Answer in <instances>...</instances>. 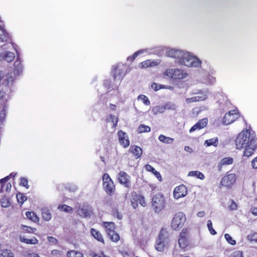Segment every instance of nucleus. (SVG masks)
<instances>
[{
    "label": "nucleus",
    "mask_w": 257,
    "mask_h": 257,
    "mask_svg": "<svg viewBox=\"0 0 257 257\" xmlns=\"http://www.w3.org/2000/svg\"><path fill=\"white\" fill-rule=\"evenodd\" d=\"M67 257H83V254L80 252H76L74 250L68 251L67 254Z\"/></svg>",
    "instance_id": "44"
},
{
    "label": "nucleus",
    "mask_w": 257,
    "mask_h": 257,
    "mask_svg": "<svg viewBox=\"0 0 257 257\" xmlns=\"http://www.w3.org/2000/svg\"><path fill=\"white\" fill-rule=\"evenodd\" d=\"M160 63L159 60H147L139 64V67L141 68H146L149 67L157 66Z\"/></svg>",
    "instance_id": "20"
},
{
    "label": "nucleus",
    "mask_w": 257,
    "mask_h": 257,
    "mask_svg": "<svg viewBox=\"0 0 257 257\" xmlns=\"http://www.w3.org/2000/svg\"><path fill=\"white\" fill-rule=\"evenodd\" d=\"M253 143H257L256 135L254 132L250 128L243 130L238 134L235 140L236 148L239 150Z\"/></svg>",
    "instance_id": "3"
},
{
    "label": "nucleus",
    "mask_w": 257,
    "mask_h": 257,
    "mask_svg": "<svg viewBox=\"0 0 257 257\" xmlns=\"http://www.w3.org/2000/svg\"><path fill=\"white\" fill-rule=\"evenodd\" d=\"M90 233L91 235L98 241L104 243V239L100 232L94 228H91Z\"/></svg>",
    "instance_id": "27"
},
{
    "label": "nucleus",
    "mask_w": 257,
    "mask_h": 257,
    "mask_svg": "<svg viewBox=\"0 0 257 257\" xmlns=\"http://www.w3.org/2000/svg\"><path fill=\"white\" fill-rule=\"evenodd\" d=\"M164 76L175 80H180L186 78L188 73L181 69H168L164 72Z\"/></svg>",
    "instance_id": "5"
},
{
    "label": "nucleus",
    "mask_w": 257,
    "mask_h": 257,
    "mask_svg": "<svg viewBox=\"0 0 257 257\" xmlns=\"http://www.w3.org/2000/svg\"><path fill=\"white\" fill-rule=\"evenodd\" d=\"M17 198L18 201L21 203H23L27 200L26 197L21 193L17 194Z\"/></svg>",
    "instance_id": "54"
},
{
    "label": "nucleus",
    "mask_w": 257,
    "mask_h": 257,
    "mask_svg": "<svg viewBox=\"0 0 257 257\" xmlns=\"http://www.w3.org/2000/svg\"><path fill=\"white\" fill-rule=\"evenodd\" d=\"M77 211L78 214L83 217L89 216L91 214V210L89 206L86 205L80 206Z\"/></svg>",
    "instance_id": "21"
},
{
    "label": "nucleus",
    "mask_w": 257,
    "mask_h": 257,
    "mask_svg": "<svg viewBox=\"0 0 257 257\" xmlns=\"http://www.w3.org/2000/svg\"><path fill=\"white\" fill-rule=\"evenodd\" d=\"M235 180V175L233 173H230L222 178L221 185L229 188L234 183Z\"/></svg>",
    "instance_id": "12"
},
{
    "label": "nucleus",
    "mask_w": 257,
    "mask_h": 257,
    "mask_svg": "<svg viewBox=\"0 0 257 257\" xmlns=\"http://www.w3.org/2000/svg\"><path fill=\"white\" fill-rule=\"evenodd\" d=\"M148 50L146 49L140 50L138 51H136L132 56L128 57L127 58V60L128 61L132 62L136 58V57L138 56H139L141 54H142L143 53H147L148 52Z\"/></svg>",
    "instance_id": "30"
},
{
    "label": "nucleus",
    "mask_w": 257,
    "mask_h": 257,
    "mask_svg": "<svg viewBox=\"0 0 257 257\" xmlns=\"http://www.w3.org/2000/svg\"><path fill=\"white\" fill-rule=\"evenodd\" d=\"M186 221L185 215L182 212L175 213L172 219L171 226L175 230H178L184 225Z\"/></svg>",
    "instance_id": "6"
},
{
    "label": "nucleus",
    "mask_w": 257,
    "mask_h": 257,
    "mask_svg": "<svg viewBox=\"0 0 257 257\" xmlns=\"http://www.w3.org/2000/svg\"><path fill=\"white\" fill-rule=\"evenodd\" d=\"M130 151L136 159L139 158L142 154V150L141 148L135 145L132 146L130 149Z\"/></svg>",
    "instance_id": "23"
},
{
    "label": "nucleus",
    "mask_w": 257,
    "mask_h": 257,
    "mask_svg": "<svg viewBox=\"0 0 257 257\" xmlns=\"http://www.w3.org/2000/svg\"><path fill=\"white\" fill-rule=\"evenodd\" d=\"M103 226L105 228V230L107 234L110 232L114 231L115 224L112 222H104Z\"/></svg>",
    "instance_id": "28"
},
{
    "label": "nucleus",
    "mask_w": 257,
    "mask_h": 257,
    "mask_svg": "<svg viewBox=\"0 0 257 257\" xmlns=\"http://www.w3.org/2000/svg\"><path fill=\"white\" fill-rule=\"evenodd\" d=\"M251 165L253 168L257 169V157L253 159Z\"/></svg>",
    "instance_id": "62"
},
{
    "label": "nucleus",
    "mask_w": 257,
    "mask_h": 257,
    "mask_svg": "<svg viewBox=\"0 0 257 257\" xmlns=\"http://www.w3.org/2000/svg\"><path fill=\"white\" fill-rule=\"evenodd\" d=\"M20 241L22 242H25L27 244H36L38 242V239L35 237L31 239H28L24 237L20 236Z\"/></svg>",
    "instance_id": "33"
},
{
    "label": "nucleus",
    "mask_w": 257,
    "mask_h": 257,
    "mask_svg": "<svg viewBox=\"0 0 257 257\" xmlns=\"http://www.w3.org/2000/svg\"><path fill=\"white\" fill-rule=\"evenodd\" d=\"M184 150L189 153H192L193 152V150L189 146H185L184 148Z\"/></svg>",
    "instance_id": "63"
},
{
    "label": "nucleus",
    "mask_w": 257,
    "mask_h": 257,
    "mask_svg": "<svg viewBox=\"0 0 257 257\" xmlns=\"http://www.w3.org/2000/svg\"><path fill=\"white\" fill-rule=\"evenodd\" d=\"M215 72V71L213 69L210 70L208 75L202 79V83L208 85L214 84L216 82V78L213 76Z\"/></svg>",
    "instance_id": "17"
},
{
    "label": "nucleus",
    "mask_w": 257,
    "mask_h": 257,
    "mask_svg": "<svg viewBox=\"0 0 257 257\" xmlns=\"http://www.w3.org/2000/svg\"><path fill=\"white\" fill-rule=\"evenodd\" d=\"M14 74L0 70V99L7 101L15 81Z\"/></svg>",
    "instance_id": "2"
},
{
    "label": "nucleus",
    "mask_w": 257,
    "mask_h": 257,
    "mask_svg": "<svg viewBox=\"0 0 257 257\" xmlns=\"http://www.w3.org/2000/svg\"><path fill=\"white\" fill-rule=\"evenodd\" d=\"M167 232L162 229L156 241L155 248L159 251H162L164 248V240L166 238Z\"/></svg>",
    "instance_id": "10"
},
{
    "label": "nucleus",
    "mask_w": 257,
    "mask_h": 257,
    "mask_svg": "<svg viewBox=\"0 0 257 257\" xmlns=\"http://www.w3.org/2000/svg\"><path fill=\"white\" fill-rule=\"evenodd\" d=\"M10 47H12L16 49L15 46L12 43L0 47V61L4 60L7 62H11L13 61L15 58V54L7 50L10 49Z\"/></svg>",
    "instance_id": "4"
},
{
    "label": "nucleus",
    "mask_w": 257,
    "mask_h": 257,
    "mask_svg": "<svg viewBox=\"0 0 257 257\" xmlns=\"http://www.w3.org/2000/svg\"><path fill=\"white\" fill-rule=\"evenodd\" d=\"M108 122L110 123L112 127H115L117 123V118L115 115H111L108 118Z\"/></svg>",
    "instance_id": "41"
},
{
    "label": "nucleus",
    "mask_w": 257,
    "mask_h": 257,
    "mask_svg": "<svg viewBox=\"0 0 257 257\" xmlns=\"http://www.w3.org/2000/svg\"><path fill=\"white\" fill-rule=\"evenodd\" d=\"M26 215L28 218L34 222H38L39 220V217L33 212L27 211L26 213Z\"/></svg>",
    "instance_id": "36"
},
{
    "label": "nucleus",
    "mask_w": 257,
    "mask_h": 257,
    "mask_svg": "<svg viewBox=\"0 0 257 257\" xmlns=\"http://www.w3.org/2000/svg\"><path fill=\"white\" fill-rule=\"evenodd\" d=\"M165 111L164 105H157L152 108V112L154 114L161 113Z\"/></svg>",
    "instance_id": "37"
},
{
    "label": "nucleus",
    "mask_w": 257,
    "mask_h": 257,
    "mask_svg": "<svg viewBox=\"0 0 257 257\" xmlns=\"http://www.w3.org/2000/svg\"><path fill=\"white\" fill-rule=\"evenodd\" d=\"M125 67L123 64H119L113 67L112 70L113 77L114 80L120 82L125 75L124 71Z\"/></svg>",
    "instance_id": "9"
},
{
    "label": "nucleus",
    "mask_w": 257,
    "mask_h": 257,
    "mask_svg": "<svg viewBox=\"0 0 257 257\" xmlns=\"http://www.w3.org/2000/svg\"><path fill=\"white\" fill-rule=\"evenodd\" d=\"M159 140L165 144H171L174 141V139L170 137H166L163 135H161L159 137Z\"/></svg>",
    "instance_id": "32"
},
{
    "label": "nucleus",
    "mask_w": 257,
    "mask_h": 257,
    "mask_svg": "<svg viewBox=\"0 0 257 257\" xmlns=\"http://www.w3.org/2000/svg\"><path fill=\"white\" fill-rule=\"evenodd\" d=\"M207 228H208L210 233L212 235L216 234L217 233H216V231L213 228L212 223L210 220H208L207 221Z\"/></svg>",
    "instance_id": "49"
},
{
    "label": "nucleus",
    "mask_w": 257,
    "mask_h": 257,
    "mask_svg": "<svg viewBox=\"0 0 257 257\" xmlns=\"http://www.w3.org/2000/svg\"><path fill=\"white\" fill-rule=\"evenodd\" d=\"M138 99L142 100L143 103L146 105H149L150 104V101L148 98L145 95H140L138 97Z\"/></svg>",
    "instance_id": "43"
},
{
    "label": "nucleus",
    "mask_w": 257,
    "mask_h": 257,
    "mask_svg": "<svg viewBox=\"0 0 257 257\" xmlns=\"http://www.w3.org/2000/svg\"><path fill=\"white\" fill-rule=\"evenodd\" d=\"M107 234L112 241L117 242L119 240L120 237L119 235L115 231L110 232Z\"/></svg>",
    "instance_id": "40"
},
{
    "label": "nucleus",
    "mask_w": 257,
    "mask_h": 257,
    "mask_svg": "<svg viewBox=\"0 0 257 257\" xmlns=\"http://www.w3.org/2000/svg\"><path fill=\"white\" fill-rule=\"evenodd\" d=\"M210 92L208 89H194L193 90L191 94L192 95H195L196 96L201 97L202 98H204L201 100V101H204L208 98V95Z\"/></svg>",
    "instance_id": "18"
},
{
    "label": "nucleus",
    "mask_w": 257,
    "mask_h": 257,
    "mask_svg": "<svg viewBox=\"0 0 257 257\" xmlns=\"http://www.w3.org/2000/svg\"><path fill=\"white\" fill-rule=\"evenodd\" d=\"M151 131V127L148 125H146L145 124H141L138 128V133H143L150 132Z\"/></svg>",
    "instance_id": "39"
},
{
    "label": "nucleus",
    "mask_w": 257,
    "mask_h": 257,
    "mask_svg": "<svg viewBox=\"0 0 257 257\" xmlns=\"http://www.w3.org/2000/svg\"><path fill=\"white\" fill-rule=\"evenodd\" d=\"M11 188H12L11 184L10 183H7L6 185V191L7 192H10L11 190Z\"/></svg>",
    "instance_id": "64"
},
{
    "label": "nucleus",
    "mask_w": 257,
    "mask_h": 257,
    "mask_svg": "<svg viewBox=\"0 0 257 257\" xmlns=\"http://www.w3.org/2000/svg\"><path fill=\"white\" fill-rule=\"evenodd\" d=\"M14 69L15 73L17 75L20 74L23 71V66L22 64L21 61L18 57H17V60L14 63Z\"/></svg>",
    "instance_id": "26"
},
{
    "label": "nucleus",
    "mask_w": 257,
    "mask_h": 257,
    "mask_svg": "<svg viewBox=\"0 0 257 257\" xmlns=\"http://www.w3.org/2000/svg\"><path fill=\"white\" fill-rule=\"evenodd\" d=\"M139 198L138 203H139L142 206H145L146 205V202L145 200V198L143 196L140 195V196H136V198Z\"/></svg>",
    "instance_id": "56"
},
{
    "label": "nucleus",
    "mask_w": 257,
    "mask_h": 257,
    "mask_svg": "<svg viewBox=\"0 0 257 257\" xmlns=\"http://www.w3.org/2000/svg\"><path fill=\"white\" fill-rule=\"evenodd\" d=\"M136 196H140V195H138L136 193H133L132 194V197L131 199V201H134L135 202H138L139 198H136Z\"/></svg>",
    "instance_id": "59"
},
{
    "label": "nucleus",
    "mask_w": 257,
    "mask_h": 257,
    "mask_svg": "<svg viewBox=\"0 0 257 257\" xmlns=\"http://www.w3.org/2000/svg\"><path fill=\"white\" fill-rule=\"evenodd\" d=\"M201 97L196 96V95L190 98H187L186 99L187 103H191L194 102L201 101V100L203 99Z\"/></svg>",
    "instance_id": "45"
},
{
    "label": "nucleus",
    "mask_w": 257,
    "mask_h": 257,
    "mask_svg": "<svg viewBox=\"0 0 257 257\" xmlns=\"http://www.w3.org/2000/svg\"><path fill=\"white\" fill-rule=\"evenodd\" d=\"M165 199L161 194L155 195L152 198V206L155 212H158L162 210L165 206Z\"/></svg>",
    "instance_id": "8"
},
{
    "label": "nucleus",
    "mask_w": 257,
    "mask_h": 257,
    "mask_svg": "<svg viewBox=\"0 0 257 257\" xmlns=\"http://www.w3.org/2000/svg\"><path fill=\"white\" fill-rule=\"evenodd\" d=\"M9 39V34L3 26H0V42L8 41Z\"/></svg>",
    "instance_id": "24"
},
{
    "label": "nucleus",
    "mask_w": 257,
    "mask_h": 257,
    "mask_svg": "<svg viewBox=\"0 0 257 257\" xmlns=\"http://www.w3.org/2000/svg\"><path fill=\"white\" fill-rule=\"evenodd\" d=\"M224 237L228 243L233 245L236 244V241L232 238L230 234L228 233L225 234Z\"/></svg>",
    "instance_id": "47"
},
{
    "label": "nucleus",
    "mask_w": 257,
    "mask_h": 257,
    "mask_svg": "<svg viewBox=\"0 0 257 257\" xmlns=\"http://www.w3.org/2000/svg\"><path fill=\"white\" fill-rule=\"evenodd\" d=\"M48 240L50 242L52 243L53 244H56L57 242V240L52 236H48Z\"/></svg>",
    "instance_id": "60"
},
{
    "label": "nucleus",
    "mask_w": 257,
    "mask_h": 257,
    "mask_svg": "<svg viewBox=\"0 0 257 257\" xmlns=\"http://www.w3.org/2000/svg\"><path fill=\"white\" fill-rule=\"evenodd\" d=\"M165 110H174L176 108V105L172 102H168L164 104Z\"/></svg>",
    "instance_id": "52"
},
{
    "label": "nucleus",
    "mask_w": 257,
    "mask_h": 257,
    "mask_svg": "<svg viewBox=\"0 0 257 257\" xmlns=\"http://www.w3.org/2000/svg\"><path fill=\"white\" fill-rule=\"evenodd\" d=\"M247 238L250 241L257 242V233L254 232L248 235L247 237Z\"/></svg>",
    "instance_id": "51"
},
{
    "label": "nucleus",
    "mask_w": 257,
    "mask_h": 257,
    "mask_svg": "<svg viewBox=\"0 0 257 257\" xmlns=\"http://www.w3.org/2000/svg\"><path fill=\"white\" fill-rule=\"evenodd\" d=\"M208 122V119L204 118L199 120L195 124H194L189 130L190 133H192L197 130H200L205 127Z\"/></svg>",
    "instance_id": "22"
},
{
    "label": "nucleus",
    "mask_w": 257,
    "mask_h": 257,
    "mask_svg": "<svg viewBox=\"0 0 257 257\" xmlns=\"http://www.w3.org/2000/svg\"><path fill=\"white\" fill-rule=\"evenodd\" d=\"M243 152V156L245 157H250L257 149V143L251 144L250 145L244 146Z\"/></svg>",
    "instance_id": "19"
},
{
    "label": "nucleus",
    "mask_w": 257,
    "mask_h": 257,
    "mask_svg": "<svg viewBox=\"0 0 257 257\" xmlns=\"http://www.w3.org/2000/svg\"><path fill=\"white\" fill-rule=\"evenodd\" d=\"M22 229L28 233L33 232L34 230H36L35 228H33L31 227H29L26 225H23Z\"/></svg>",
    "instance_id": "57"
},
{
    "label": "nucleus",
    "mask_w": 257,
    "mask_h": 257,
    "mask_svg": "<svg viewBox=\"0 0 257 257\" xmlns=\"http://www.w3.org/2000/svg\"><path fill=\"white\" fill-rule=\"evenodd\" d=\"M145 168L148 172H152L160 181H162V176L160 173L157 171L152 166L147 164L145 166Z\"/></svg>",
    "instance_id": "25"
},
{
    "label": "nucleus",
    "mask_w": 257,
    "mask_h": 257,
    "mask_svg": "<svg viewBox=\"0 0 257 257\" xmlns=\"http://www.w3.org/2000/svg\"><path fill=\"white\" fill-rule=\"evenodd\" d=\"M7 109V106L5 105L2 110L0 112V121L2 123L5 119L6 116V111Z\"/></svg>",
    "instance_id": "48"
},
{
    "label": "nucleus",
    "mask_w": 257,
    "mask_h": 257,
    "mask_svg": "<svg viewBox=\"0 0 257 257\" xmlns=\"http://www.w3.org/2000/svg\"><path fill=\"white\" fill-rule=\"evenodd\" d=\"M233 163V159L230 157H225L221 160L219 163V167H221L223 165H230Z\"/></svg>",
    "instance_id": "35"
},
{
    "label": "nucleus",
    "mask_w": 257,
    "mask_h": 257,
    "mask_svg": "<svg viewBox=\"0 0 257 257\" xmlns=\"http://www.w3.org/2000/svg\"><path fill=\"white\" fill-rule=\"evenodd\" d=\"M16 174V173H12L9 176L0 179V184L2 185V188L4 187V183L7 182L11 177H14Z\"/></svg>",
    "instance_id": "46"
},
{
    "label": "nucleus",
    "mask_w": 257,
    "mask_h": 257,
    "mask_svg": "<svg viewBox=\"0 0 257 257\" xmlns=\"http://www.w3.org/2000/svg\"><path fill=\"white\" fill-rule=\"evenodd\" d=\"M187 230L183 229L179 236L178 243L180 248L185 249L188 245V241L187 238Z\"/></svg>",
    "instance_id": "15"
},
{
    "label": "nucleus",
    "mask_w": 257,
    "mask_h": 257,
    "mask_svg": "<svg viewBox=\"0 0 257 257\" xmlns=\"http://www.w3.org/2000/svg\"><path fill=\"white\" fill-rule=\"evenodd\" d=\"M28 181L26 178L21 177L20 178V185L25 187L27 188H29V186L28 185Z\"/></svg>",
    "instance_id": "53"
},
{
    "label": "nucleus",
    "mask_w": 257,
    "mask_h": 257,
    "mask_svg": "<svg viewBox=\"0 0 257 257\" xmlns=\"http://www.w3.org/2000/svg\"><path fill=\"white\" fill-rule=\"evenodd\" d=\"M42 215L43 219L46 221H50L52 218L51 213L47 208L42 209Z\"/></svg>",
    "instance_id": "29"
},
{
    "label": "nucleus",
    "mask_w": 257,
    "mask_h": 257,
    "mask_svg": "<svg viewBox=\"0 0 257 257\" xmlns=\"http://www.w3.org/2000/svg\"><path fill=\"white\" fill-rule=\"evenodd\" d=\"M117 135L120 144L124 148L128 147L130 145V141L127 135L122 131H119Z\"/></svg>",
    "instance_id": "16"
},
{
    "label": "nucleus",
    "mask_w": 257,
    "mask_h": 257,
    "mask_svg": "<svg viewBox=\"0 0 257 257\" xmlns=\"http://www.w3.org/2000/svg\"><path fill=\"white\" fill-rule=\"evenodd\" d=\"M118 180L119 183L125 187L129 188L131 186L130 176L124 171H120L118 174Z\"/></svg>",
    "instance_id": "14"
},
{
    "label": "nucleus",
    "mask_w": 257,
    "mask_h": 257,
    "mask_svg": "<svg viewBox=\"0 0 257 257\" xmlns=\"http://www.w3.org/2000/svg\"><path fill=\"white\" fill-rule=\"evenodd\" d=\"M1 203L2 206L4 208L8 207L10 205L9 201L6 197H3L1 200Z\"/></svg>",
    "instance_id": "50"
},
{
    "label": "nucleus",
    "mask_w": 257,
    "mask_h": 257,
    "mask_svg": "<svg viewBox=\"0 0 257 257\" xmlns=\"http://www.w3.org/2000/svg\"><path fill=\"white\" fill-rule=\"evenodd\" d=\"M205 144L207 145V146H217L218 145V138H213L209 140H207L205 141Z\"/></svg>",
    "instance_id": "38"
},
{
    "label": "nucleus",
    "mask_w": 257,
    "mask_h": 257,
    "mask_svg": "<svg viewBox=\"0 0 257 257\" xmlns=\"http://www.w3.org/2000/svg\"><path fill=\"white\" fill-rule=\"evenodd\" d=\"M58 208L59 210H60L61 211H63L67 213H71L72 212V207H71L67 205H65V204L59 205V206L58 207Z\"/></svg>",
    "instance_id": "42"
},
{
    "label": "nucleus",
    "mask_w": 257,
    "mask_h": 257,
    "mask_svg": "<svg viewBox=\"0 0 257 257\" xmlns=\"http://www.w3.org/2000/svg\"><path fill=\"white\" fill-rule=\"evenodd\" d=\"M188 176L195 177L201 180H203L205 178L204 174L198 171H190L188 174Z\"/></svg>",
    "instance_id": "31"
},
{
    "label": "nucleus",
    "mask_w": 257,
    "mask_h": 257,
    "mask_svg": "<svg viewBox=\"0 0 257 257\" xmlns=\"http://www.w3.org/2000/svg\"><path fill=\"white\" fill-rule=\"evenodd\" d=\"M162 85L157 84L155 82L153 83L151 85V87L155 90L158 91L162 88Z\"/></svg>",
    "instance_id": "58"
},
{
    "label": "nucleus",
    "mask_w": 257,
    "mask_h": 257,
    "mask_svg": "<svg viewBox=\"0 0 257 257\" xmlns=\"http://www.w3.org/2000/svg\"><path fill=\"white\" fill-rule=\"evenodd\" d=\"M166 55L175 59V62L187 67L199 68L202 61L193 53L186 50L173 48H167Z\"/></svg>",
    "instance_id": "1"
},
{
    "label": "nucleus",
    "mask_w": 257,
    "mask_h": 257,
    "mask_svg": "<svg viewBox=\"0 0 257 257\" xmlns=\"http://www.w3.org/2000/svg\"><path fill=\"white\" fill-rule=\"evenodd\" d=\"M187 194V189L184 185L176 187L173 193L174 197L176 199L185 197Z\"/></svg>",
    "instance_id": "13"
},
{
    "label": "nucleus",
    "mask_w": 257,
    "mask_h": 257,
    "mask_svg": "<svg viewBox=\"0 0 257 257\" xmlns=\"http://www.w3.org/2000/svg\"><path fill=\"white\" fill-rule=\"evenodd\" d=\"M230 257H243L242 252L237 250L233 252Z\"/></svg>",
    "instance_id": "55"
},
{
    "label": "nucleus",
    "mask_w": 257,
    "mask_h": 257,
    "mask_svg": "<svg viewBox=\"0 0 257 257\" xmlns=\"http://www.w3.org/2000/svg\"><path fill=\"white\" fill-rule=\"evenodd\" d=\"M0 257H15L14 253L10 249H0Z\"/></svg>",
    "instance_id": "34"
},
{
    "label": "nucleus",
    "mask_w": 257,
    "mask_h": 257,
    "mask_svg": "<svg viewBox=\"0 0 257 257\" xmlns=\"http://www.w3.org/2000/svg\"><path fill=\"white\" fill-rule=\"evenodd\" d=\"M103 187L108 195H112L115 189V186L112 179L107 173H105L103 175Z\"/></svg>",
    "instance_id": "7"
},
{
    "label": "nucleus",
    "mask_w": 257,
    "mask_h": 257,
    "mask_svg": "<svg viewBox=\"0 0 257 257\" xmlns=\"http://www.w3.org/2000/svg\"><path fill=\"white\" fill-rule=\"evenodd\" d=\"M237 110H232L226 113L223 118L222 123L224 125H228L233 122L238 117Z\"/></svg>",
    "instance_id": "11"
},
{
    "label": "nucleus",
    "mask_w": 257,
    "mask_h": 257,
    "mask_svg": "<svg viewBox=\"0 0 257 257\" xmlns=\"http://www.w3.org/2000/svg\"><path fill=\"white\" fill-rule=\"evenodd\" d=\"M205 215L206 213L204 211H199L196 214L197 216L199 218L203 217Z\"/></svg>",
    "instance_id": "61"
}]
</instances>
